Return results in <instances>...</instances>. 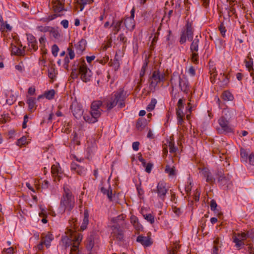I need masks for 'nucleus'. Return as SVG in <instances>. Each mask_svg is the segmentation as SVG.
<instances>
[{
    "mask_svg": "<svg viewBox=\"0 0 254 254\" xmlns=\"http://www.w3.org/2000/svg\"><path fill=\"white\" fill-rule=\"evenodd\" d=\"M59 51V48L57 45L55 44L52 47V53L54 57L57 56Z\"/></svg>",
    "mask_w": 254,
    "mask_h": 254,
    "instance_id": "47",
    "label": "nucleus"
},
{
    "mask_svg": "<svg viewBox=\"0 0 254 254\" xmlns=\"http://www.w3.org/2000/svg\"><path fill=\"white\" fill-rule=\"evenodd\" d=\"M28 46L30 49H33L35 51H37L38 48L37 42L29 44Z\"/></svg>",
    "mask_w": 254,
    "mask_h": 254,
    "instance_id": "57",
    "label": "nucleus"
},
{
    "mask_svg": "<svg viewBox=\"0 0 254 254\" xmlns=\"http://www.w3.org/2000/svg\"><path fill=\"white\" fill-rule=\"evenodd\" d=\"M54 238L52 234L48 233L45 237H42V241L44 243L47 248H49L50 246L51 242Z\"/></svg>",
    "mask_w": 254,
    "mask_h": 254,
    "instance_id": "22",
    "label": "nucleus"
},
{
    "mask_svg": "<svg viewBox=\"0 0 254 254\" xmlns=\"http://www.w3.org/2000/svg\"><path fill=\"white\" fill-rule=\"evenodd\" d=\"M136 241L145 247H149L152 244L151 238L149 236L145 237L142 235H139L137 237Z\"/></svg>",
    "mask_w": 254,
    "mask_h": 254,
    "instance_id": "13",
    "label": "nucleus"
},
{
    "mask_svg": "<svg viewBox=\"0 0 254 254\" xmlns=\"http://www.w3.org/2000/svg\"><path fill=\"white\" fill-rule=\"evenodd\" d=\"M219 30L220 31L222 36L224 37L225 36V32H226V30L223 23H221L219 26Z\"/></svg>",
    "mask_w": 254,
    "mask_h": 254,
    "instance_id": "53",
    "label": "nucleus"
},
{
    "mask_svg": "<svg viewBox=\"0 0 254 254\" xmlns=\"http://www.w3.org/2000/svg\"><path fill=\"white\" fill-rule=\"evenodd\" d=\"M210 172L207 169L204 168L202 170V174L206 179L209 176Z\"/></svg>",
    "mask_w": 254,
    "mask_h": 254,
    "instance_id": "64",
    "label": "nucleus"
},
{
    "mask_svg": "<svg viewBox=\"0 0 254 254\" xmlns=\"http://www.w3.org/2000/svg\"><path fill=\"white\" fill-rule=\"evenodd\" d=\"M101 191L103 194H107L109 199H110V200L112 199V191L111 190H107L104 187H102L101 188Z\"/></svg>",
    "mask_w": 254,
    "mask_h": 254,
    "instance_id": "34",
    "label": "nucleus"
},
{
    "mask_svg": "<svg viewBox=\"0 0 254 254\" xmlns=\"http://www.w3.org/2000/svg\"><path fill=\"white\" fill-rule=\"evenodd\" d=\"M156 103V100L155 99H152L150 103L147 106L146 110L148 111H151L153 110L154 109Z\"/></svg>",
    "mask_w": 254,
    "mask_h": 254,
    "instance_id": "35",
    "label": "nucleus"
},
{
    "mask_svg": "<svg viewBox=\"0 0 254 254\" xmlns=\"http://www.w3.org/2000/svg\"><path fill=\"white\" fill-rule=\"evenodd\" d=\"M144 123V121L142 119H139L137 121V122L136 125V127L138 130H141L143 128V124Z\"/></svg>",
    "mask_w": 254,
    "mask_h": 254,
    "instance_id": "48",
    "label": "nucleus"
},
{
    "mask_svg": "<svg viewBox=\"0 0 254 254\" xmlns=\"http://www.w3.org/2000/svg\"><path fill=\"white\" fill-rule=\"evenodd\" d=\"M210 208L212 211H215L216 209L217 204L216 201L214 199H212L210 203Z\"/></svg>",
    "mask_w": 254,
    "mask_h": 254,
    "instance_id": "51",
    "label": "nucleus"
},
{
    "mask_svg": "<svg viewBox=\"0 0 254 254\" xmlns=\"http://www.w3.org/2000/svg\"><path fill=\"white\" fill-rule=\"evenodd\" d=\"M51 173L54 177H57L58 179L60 180L61 176V174H62V169L60 167L59 164L57 165H53L51 167Z\"/></svg>",
    "mask_w": 254,
    "mask_h": 254,
    "instance_id": "15",
    "label": "nucleus"
},
{
    "mask_svg": "<svg viewBox=\"0 0 254 254\" xmlns=\"http://www.w3.org/2000/svg\"><path fill=\"white\" fill-rule=\"evenodd\" d=\"M186 31H185L189 40L192 41L193 36V30L190 23L188 22L186 24Z\"/></svg>",
    "mask_w": 254,
    "mask_h": 254,
    "instance_id": "21",
    "label": "nucleus"
},
{
    "mask_svg": "<svg viewBox=\"0 0 254 254\" xmlns=\"http://www.w3.org/2000/svg\"><path fill=\"white\" fill-rule=\"evenodd\" d=\"M27 103L28 105V110L32 112L36 108L35 98L29 97L27 98Z\"/></svg>",
    "mask_w": 254,
    "mask_h": 254,
    "instance_id": "23",
    "label": "nucleus"
},
{
    "mask_svg": "<svg viewBox=\"0 0 254 254\" xmlns=\"http://www.w3.org/2000/svg\"><path fill=\"white\" fill-rule=\"evenodd\" d=\"M11 53L12 54L17 56H21L24 52L15 45H11Z\"/></svg>",
    "mask_w": 254,
    "mask_h": 254,
    "instance_id": "26",
    "label": "nucleus"
},
{
    "mask_svg": "<svg viewBox=\"0 0 254 254\" xmlns=\"http://www.w3.org/2000/svg\"><path fill=\"white\" fill-rule=\"evenodd\" d=\"M112 239L118 242H123L124 241V230L119 224H113L111 226Z\"/></svg>",
    "mask_w": 254,
    "mask_h": 254,
    "instance_id": "5",
    "label": "nucleus"
},
{
    "mask_svg": "<svg viewBox=\"0 0 254 254\" xmlns=\"http://www.w3.org/2000/svg\"><path fill=\"white\" fill-rule=\"evenodd\" d=\"M77 2L80 5V10L82 11L84 5L92 2L91 0H77Z\"/></svg>",
    "mask_w": 254,
    "mask_h": 254,
    "instance_id": "36",
    "label": "nucleus"
},
{
    "mask_svg": "<svg viewBox=\"0 0 254 254\" xmlns=\"http://www.w3.org/2000/svg\"><path fill=\"white\" fill-rule=\"evenodd\" d=\"M153 164L151 163H148L147 164H145V171L148 173H150L151 171L152 168Z\"/></svg>",
    "mask_w": 254,
    "mask_h": 254,
    "instance_id": "56",
    "label": "nucleus"
},
{
    "mask_svg": "<svg viewBox=\"0 0 254 254\" xmlns=\"http://www.w3.org/2000/svg\"><path fill=\"white\" fill-rule=\"evenodd\" d=\"M165 172L169 174L170 176H174L176 175L175 167H171L168 165L166 166Z\"/></svg>",
    "mask_w": 254,
    "mask_h": 254,
    "instance_id": "30",
    "label": "nucleus"
},
{
    "mask_svg": "<svg viewBox=\"0 0 254 254\" xmlns=\"http://www.w3.org/2000/svg\"><path fill=\"white\" fill-rule=\"evenodd\" d=\"M75 206V198L71 191L67 186H64V192L60 201V209L62 212L66 210L70 212Z\"/></svg>",
    "mask_w": 254,
    "mask_h": 254,
    "instance_id": "2",
    "label": "nucleus"
},
{
    "mask_svg": "<svg viewBox=\"0 0 254 254\" xmlns=\"http://www.w3.org/2000/svg\"><path fill=\"white\" fill-rule=\"evenodd\" d=\"M109 64L112 66L115 70H117L120 67V62L118 59L114 58L113 60H111Z\"/></svg>",
    "mask_w": 254,
    "mask_h": 254,
    "instance_id": "27",
    "label": "nucleus"
},
{
    "mask_svg": "<svg viewBox=\"0 0 254 254\" xmlns=\"http://www.w3.org/2000/svg\"><path fill=\"white\" fill-rule=\"evenodd\" d=\"M118 39H119V40L124 43H126L127 41V37L124 35V34H120L118 37Z\"/></svg>",
    "mask_w": 254,
    "mask_h": 254,
    "instance_id": "61",
    "label": "nucleus"
},
{
    "mask_svg": "<svg viewBox=\"0 0 254 254\" xmlns=\"http://www.w3.org/2000/svg\"><path fill=\"white\" fill-rule=\"evenodd\" d=\"M188 73L191 76H194L195 74V70L193 66H191L188 70Z\"/></svg>",
    "mask_w": 254,
    "mask_h": 254,
    "instance_id": "63",
    "label": "nucleus"
},
{
    "mask_svg": "<svg viewBox=\"0 0 254 254\" xmlns=\"http://www.w3.org/2000/svg\"><path fill=\"white\" fill-rule=\"evenodd\" d=\"M103 106V102L100 100H96L92 102L90 107V116L84 115V120L89 123H95L98 121V119L101 115L103 110L101 107Z\"/></svg>",
    "mask_w": 254,
    "mask_h": 254,
    "instance_id": "4",
    "label": "nucleus"
},
{
    "mask_svg": "<svg viewBox=\"0 0 254 254\" xmlns=\"http://www.w3.org/2000/svg\"><path fill=\"white\" fill-rule=\"evenodd\" d=\"M246 66L248 68L249 71H251V70H253L254 68L253 67V62L251 60L249 61H246Z\"/></svg>",
    "mask_w": 254,
    "mask_h": 254,
    "instance_id": "49",
    "label": "nucleus"
},
{
    "mask_svg": "<svg viewBox=\"0 0 254 254\" xmlns=\"http://www.w3.org/2000/svg\"><path fill=\"white\" fill-rule=\"evenodd\" d=\"M143 217L145 220H146L151 224H153L154 223L155 218L154 216L151 214H147L146 215H144Z\"/></svg>",
    "mask_w": 254,
    "mask_h": 254,
    "instance_id": "37",
    "label": "nucleus"
},
{
    "mask_svg": "<svg viewBox=\"0 0 254 254\" xmlns=\"http://www.w3.org/2000/svg\"><path fill=\"white\" fill-rule=\"evenodd\" d=\"M172 91L174 87H178L180 91L188 94L190 90V85L188 79L185 75L181 76L178 73H174L170 80Z\"/></svg>",
    "mask_w": 254,
    "mask_h": 254,
    "instance_id": "3",
    "label": "nucleus"
},
{
    "mask_svg": "<svg viewBox=\"0 0 254 254\" xmlns=\"http://www.w3.org/2000/svg\"><path fill=\"white\" fill-rule=\"evenodd\" d=\"M200 38V36L199 37L196 36L194 39L192 40L190 47V50L191 52H197L198 51V43L199 42V38Z\"/></svg>",
    "mask_w": 254,
    "mask_h": 254,
    "instance_id": "19",
    "label": "nucleus"
},
{
    "mask_svg": "<svg viewBox=\"0 0 254 254\" xmlns=\"http://www.w3.org/2000/svg\"><path fill=\"white\" fill-rule=\"evenodd\" d=\"M94 246V241L93 240V237L92 236H90L87 239L86 248L89 251H90L92 250Z\"/></svg>",
    "mask_w": 254,
    "mask_h": 254,
    "instance_id": "28",
    "label": "nucleus"
},
{
    "mask_svg": "<svg viewBox=\"0 0 254 254\" xmlns=\"http://www.w3.org/2000/svg\"><path fill=\"white\" fill-rule=\"evenodd\" d=\"M50 36L56 39H59L60 37V34L59 31L53 27H51L50 30Z\"/></svg>",
    "mask_w": 254,
    "mask_h": 254,
    "instance_id": "29",
    "label": "nucleus"
},
{
    "mask_svg": "<svg viewBox=\"0 0 254 254\" xmlns=\"http://www.w3.org/2000/svg\"><path fill=\"white\" fill-rule=\"evenodd\" d=\"M240 154L242 160L244 161H246L248 154L246 150L241 148L240 150Z\"/></svg>",
    "mask_w": 254,
    "mask_h": 254,
    "instance_id": "44",
    "label": "nucleus"
},
{
    "mask_svg": "<svg viewBox=\"0 0 254 254\" xmlns=\"http://www.w3.org/2000/svg\"><path fill=\"white\" fill-rule=\"evenodd\" d=\"M26 35L28 44L31 43H37L36 38L32 34H27Z\"/></svg>",
    "mask_w": 254,
    "mask_h": 254,
    "instance_id": "43",
    "label": "nucleus"
},
{
    "mask_svg": "<svg viewBox=\"0 0 254 254\" xmlns=\"http://www.w3.org/2000/svg\"><path fill=\"white\" fill-rule=\"evenodd\" d=\"M123 20H113V22L111 25V27H113V31H115L114 34H117L121 29V26L123 23Z\"/></svg>",
    "mask_w": 254,
    "mask_h": 254,
    "instance_id": "17",
    "label": "nucleus"
},
{
    "mask_svg": "<svg viewBox=\"0 0 254 254\" xmlns=\"http://www.w3.org/2000/svg\"><path fill=\"white\" fill-rule=\"evenodd\" d=\"M27 143V138L25 136H22L17 140L16 144L18 146H22Z\"/></svg>",
    "mask_w": 254,
    "mask_h": 254,
    "instance_id": "41",
    "label": "nucleus"
},
{
    "mask_svg": "<svg viewBox=\"0 0 254 254\" xmlns=\"http://www.w3.org/2000/svg\"><path fill=\"white\" fill-rule=\"evenodd\" d=\"M6 29L7 31H11V27L10 26L9 24L6 23V24H4L3 23V25H2V26H0V30H4L5 29Z\"/></svg>",
    "mask_w": 254,
    "mask_h": 254,
    "instance_id": "59",
    "label": "nucleus"
},
{
    "mask_svg": "<svg viewBox=\"0 0 254 254\" xmlns=\"http://www.w3.org/2000/svg\"><path fill=\"white\" fill-rule=\"evenodd\" d=\"M187 36L186 35L185 31L183 32L180 37V42L181 44L185 43L187 40Z\"/></svg>",
    "mask_w": 254,
    "mask_h": 254,
    "instance_id": "52",
    "label": "nucleus"
},
{
    "mask_svg": "<svg viewBox=\"0 0 254 254\" xmlns=\"http://www.w3.org/2000/svg\"><path fill=\"white\" fill-rule=\"evenodd\" d=\"M55 69L54 68H51L48 70V76L50 78L53 79L56 77Z\"/></svg>",
    "mask_w": 254,
    "mask_h": 254,
    "instance_id": "45",
    "label": "nucleus"
},
{
    "mask_svg": "<svg viewBox=\"0 0 254 254\" xmlns=\"http://www.w3.org/2000/svg\"><path fill=\"white\" fill-rule=\"evenodd\" d=\"M219 82L220 83L221 86L226 85L228 82L229 79L227 75L224 73H220L218 77Z\"/></svg>",
    "mask_w": 254,
    "mask_h": 254,
    "instance_id": "24",
    "label": "nucleus"
},
{
    "mask_svg": "<svg viewBox=\"0 0 254 254\" xmlns=\"http://www.w3.org/2000/svg\"><path fill=\"white\" fill-rule=\"evenodd\" d=\"M218 123L224 132L228 133L233 131V128L229 126V120L225 117L222 116L219 119Z\"/></svg>",
    "mask_w": 254,
    "mask_h": 254,
    "instance_id": "11",
    "label": "nucleus"
},
{
    "mask_svg": "<svg viewBox=\"0 0 254 254\" xmlns=\"http://www.w3.org/2000/svg\"><path fill=\"white\" fill-rule=\"evenodd\" d=\"M126 95L122 89L117 92H115L110 97L104 100L103 104L106 106L107 110L110 111L115 107L118 104L119 108H122L125 107L124 101L126 99Z\"/></svg>",
    "mask_w": 254,
    "mask_h": 254,
    "instance_id": "1",
    "label": "nucleus"
},
{
    "mask_svg": "<svg viewBox=\"0 0 254 254\" xmlns=\"http://www.w3.org/2000/svg\"><path fill=\"white\" fill-rule=\"evenodd\" d=\"M61 245H62L65 249L72 246L73 245L71 238H69L67 235H65L62 237Z\"/></svg>",
    "mask_w": 254,
    "mask_h": 254,
    "instance_id": "18",
    "label": "nucleus"
},
{
    "mask_svg": "<svg viewBox=\"0 0 254 254\" xmlns=\"http://www.w3.org/2000/svg\"><path fill=\"white\" fill-rule=\"evenodd\" d=\"M86 45V41L85 39H82L76 45H75L76 53L78 54H81L85 50Z\"/></svg>",
    "mask_w": 254,
    "mask_h": 254,
    "instance_id": "14",
    "label": "nucleus"
},
{
    "mask_svg": "<svg viewBox=\"0 0 254 254\" xmlns=\"http://www.w3.org/2000/svg\"><path fill=\"white\" fill-rule=\"evenodd\" d=\"M169 146L170 152L171 153H175L178 150V148L176 147L174 145V143L171 141L169 142Z\"/></svg>",
    "mask_w": 254,
    "mask_h": 254,
    "instance_id": "46",
    "label": "nucleus"
},
{
    "mask_svg": "<svg viewBox=\"0 0 254 254\" xmlns=\"http://www.w3.org/2000/svg\"><path fill=\"white\" fill-rule=\"evenodd\" d=\"M147 64L146 63H144L143 66H142V68H141V71H140V76L141 77H143L145 74V70H146V67L147 66Z\"/></svg>",
    "mask_w": 254,
    "mask_h": 254,
    "instance_id": "62",
    "label": "nucleus"
},
{
    "mask_svg": "<svg viewBox=\"0 0 254 254\" xmlns=\"http://www.w3.org/2000/svg\"><path fill=\"white\" fill-rule=\"evenodd\" d=\"M125 25L128 30H132L135 27V22L132 18H127L124 22Z\"/></svg>",
    "mask_w": 254,
    "mask_h": 254,
    "instance_id": "20",
    "label": "nucleus"
},
{
    "mask_svg": "<svg viewBox=\"0 0 254 254\" xmlns=\"http://www.w3.org/2000/svg\"><path fill=\"white\" fill-rule=\"evenodd\" d=\"M183 108H177L176 109V114L178 118V122L179 125H182L183 122V117L184 116L183 112Z\"/></svg>",
    "mask_w": 254,
    "mask_h": 254,
    "instance_id": "25",
    "label": "nucleus"
},
{
    "mask_svg": "<svg viewBox=\"0 0 254 254\" xmlns=\"http://www.w3.org/2000/svg\"><path fill=\"white\" fill-rule=\"evenodd\" d=\"M191 61L195 64L198 63V55L196 52H191Z\"/></svg>",
    "mask_w": 254,
    "mask_h": 254,
    "instance_id": "42",
    "label": "nucleus"
},
{
    "mask_svg": "<svg viewBox=\"0 0 254 254\" xmlns=\"http://www.w3.org/2000/svg\"><path fill=\"white\" fill-rule=\"evenodd\" d=\"M168 189L166 188V184L164 182H159L157 186L156 189L152 190V192L157 194L158 197L162 201L165 200L166 194Z\"/></svg>",
    "mask_w": 254,
    "mask_h": 254,
    "instance_id": "6",
    "label": "nucleus"
},
{
    "mask_svg": "<svg viewBox=\"0 0 254 254\" xmlns=\"http://www.w3.org/2000/svg\"><path fill=\"white\" fill-rule=\"evenodd\" d=\"M79 73L80 74L81 79L84 82H86L90 80L92 72L84 61L79 66Z\"/></svg>",
    "mask_w": 254,
    "mask_h": 254,
    "instance_id": "7",
    "label": "nucleus"
},
{
    "mask_svg": "<svg viewBox=\"0 0 254 254\" xmlns=\"http://www.w3.org/2000/svg\"><path fill=\"white\" fill-rule=\"evenodd\" d=\"M218 182L220 185L223 186L225 189H228L232 185L231 181L228 177H226L221 172L217 174Z\"/></svg>",
    "mask_w": 254,
    "mask_h": 254,
    "instance_id": "10",
    "label": "nucleus"
},
{
    "mask_svg": "<svg viewBox=\"0 0 254 254\" xmlns=\"http://www.w3.org/2000/svg\"><path fill=\"white\" fill-rule=\"evenodd\" d=\"M67 51L68 53V55L69 56L70 59H73L75 56L74 51L71 48L68 47L67 48Z\"/></svg>",
    "mask_w": 254,
    "mask_h": 254,
    "instance_id": "58",
    "label": "nucleus"
},
{
    "mask_svg": "<svg viewBox=\"0 0 254 254\" xmlns=\"http://www.w3.org/2000/svg\"><path fill=\"white\" fill-rule=\"evenodd\" d=\"M60 15H58L56 14H52V15L48 16V17L47 18H46L45 19H43V21L44 22L50 21L51 20L54 19L57 17H58V16H60Z\"/></svg>",
    "mask_w": 254,
    "mask_h": 254,
    "instance_id": "55",
    "label": "nucleus"
},
{
    "mask_svg": "<svg viewBox=\"0 0 254 254\" xmlns=\"http://www.w3.org/2000/svg\"><path fill=\"white\" fill-rule=\"evenodd\" d=\"M237 238L241 240L242 241H243L245 240H246L249 237V232L246 233H242L241 234H238Z\"/></svg>",
    "mask_w": 254,
    "mask_h": 254,
    "instance_id": "39",
    "label": "nucleus"
},
{
    "mask_svg": "<svg viewBox=\"0 0 254 254\" xmlns=\"http://www.w3.org/2000/svg\"><path fill=\"white\" fill-rule=\"evenodd\" d=\"M51 27L49 26H39L38 29L39 31L43 32H50Z\"/></svg>",
    "mask_w": 254,
    "mask_h": 254,
    "instance_id": "50",
    "label": "nucleus"
},
{
    "mask_svg": "<svg viewBox=\"0 0 254 254\" xmlns=\"http://www.w3.org/2000/svg\"><path fill=\"white\" fill-rule=\"evenodd\" d=\"M54 6V10L55 12H60L62 11H66L64 8V3L60 0H55L53 1Z\"/></svg>",
    "mask_w": 254,
    "mask_h": 254,
    "instance_id": "16",
    "label": "nucleus"
},
{
    "mask_svg": "<svg viewBox=\"0 0 254 254\" xmlns=\"http://www.w3.org/2000/svg\"><path fill=\"white\" fill-rule=\"evenodd\" d=\"M82 239V236L78 235L76 236L74 239L72 240L73 245L71 248L70 254H79V250L78 246L80 244V242L81 241Z\"/></svg>",
    "mask_w": 254,
    "mask_h": 254,
    "instance_id": "12",
    "label": "nucleus"
},
{
    "mask_svg": "<svg viewBox=\"0 0 254 254\" xmlns=\"http://www.w3.org/2000/svg\"><path fill=\"white\" fill-rule=\"evenodd\" d=\"M8 94L9 95V97L6 99V103L7 104L11 105L16 101V98L11 93H8Z\"/></svg>",
    "mask_w": 254,
    "mask_h": 254,
    "instance_id": "38",
    "label": "nucleus"
},
{
    "mask_svg": "<svg viewBox=\"0 0 254 254\" xmlns=\"http://www.w3.org/2000/svg\"><path fill=\"white\" fill-rule=\"evenodd\" d=\"M164 74H161L159 71H154L153 72L151 77V82H150V88L151 90L154 89L157 85L161 81L164 80Z\"/></svg>",
    "mask_w": 254,
    "mask_h": 254,
    "instance_id": "8",
    "label": "nucleus"
},
{
    "mask_svg": "<svg viewBox=\"0 0 254 254\" xmlns=\"http://www.w3.org/2000/svg\"><path fill=\"white\" fill-rule=\"evenodd\" d=\"M89 219H83V222L81 224L80 229L81 230L84 231L87 228V226L88 224Z\"/></svg>",
    "mask_w": 254,
    "mask_h": 254,
    "instance_id": "54",
    "label": "nucleus"
},
{
    "mask_svg": "<svg viewBox=\"0 0 254 254\" xmlns=\"http://www.w3.org/2000/svg\"><path fill=\"white\" fill-rule=\"evenodd\" d=\"M222 99L225 101H232L233 99V96L230 92L225 91L222 94Z\"/></svg>",
    "mask_w": 254,
    "mask_h": 254,
    "instance_id": "33",
    "label": "nucleus"
},
{
    "mask_svg": "<svg viewBox=\"0 0 254 254\" xmlns=\"http://www.w3.org/2000/svg\"><path fill=\"white\" fill-rule=\"evenodd\" d=\"M124 219V216L123 215H120L116 217H113L111 219V222L115 224H119V222L120 221L123 220Z\"/></svg>",
    "mask_w": 254,
    "mask_h": 254,
    "instance_id": "40",
    "label": "nucleus"
},
{
    "mask_svg": "<svg viewBox=\"0 0 254 254\" xmlns=\"http://www.w3.org/2000/svg\"><path fill=\"white\" fill-rule=\"evenodd\" d=\"M233 242L235 243V246L238 249H240L242 248V247L244 245V242L242 241L241 240L237 239L236 236H234L233 237Z\"/></svg>",
    "mask_w": 254,
    "mask_h": 254,
    "instance_id": "32",
    "label": "nucleus"
},
{
    "mask_svg": "<svg viewBox=\"0 0 254 254\" xmlns=\"http://www.w3.org/2000/svg\"><path fill=\"white\" fill-rule=\"evenodd\" d=\"M70 109L73 116L76 119H80L83 115V110L81 106L77 102H74L70 106Z\"/></svg>",
    "mask_w": 254,
    "mask_h": 254,
    "instance_id": "9",
    "label": "nucleus"
},
{
    "mask_svg": "<svg viewBox=\"0 0 254 254\" xmlns=\"http://www.w3.org/2000/svg\"><path fill=\"white\" fill-rule=\"evenodd\" d=\"M75 171L78 175L81 176L85 174V169L83 167L80 166L79 168L78 169H76Z\"/></svg>",
    "mask_w": 254,
    "mask_h": 254,
    "instance_id": "60",
    "label": "nucleus"
},
{
    "mask_svg": "<svg viewBox=\"0 0 254 254\" xmlns=\"http://www.w3.org/2000/svg\"><path fill=\"white\" fill-rule=\"evenodd\" d=\"M55 95V91L54 89H51L49 91H46L44 93V96L48 100L53 99Z\"/></svg>",
    "mask_w": 254,
    "mask_h": 254,
    "instance_id": "31",
    "label": "nucleus"
}]
</instances>
